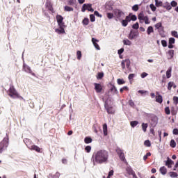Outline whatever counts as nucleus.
<instances>
[{
	"label": "nucleus",
	"mask_w": 178,
	"mask_h": 178,
	"mask_svg": "<svg viewBox=\"0 0 178 178\" xmlns=\"http://www.w3.org/2000/svg\"><path fill=\"white\" fill-rule=\"evenodd\" d=\"M92 159H93V165H102L104 163H108L109 159V152L105 149L97 151L94 154Z\"/></svg>",
	"instance_id": "f257e3e1"
},
{
	"label": "nucleus",
	"mask_w": 178,
	"mask_h": 178,
	"mask_svg": "<svg viewBox=\"0 0 178 178\" xmlns=\"http://www.w3.org/2000/svg\"><path fill=\"white\" fill-rule=\"evenodd\" d=\"M103 101L104 102V108L107 111V113L111 115L115 113V111L112 106H109V94L106 93L103 97Z\"/></svg>",
	"instance_id": "f03ea898"
},
{
	"label": "nucleus",
	"mask_w": 178,
	"mask_h": 178,
	"mask_svg": "<svg viewBox=\"0 0 178 178\" xmlns=\"http://www.w3.org/2000/svg\"><path fill=\"white\" fill-rule=\"evenodd\" d=\"M9 145V136L6 135V137H5L3 140L0 143V154H2L3 151H6V149L8 148Z\"/></svg>",
	"instance_id": "7ed1b4c3"
},
{
	"label": "nucleus",
	"mask_w": 178,
	"mask_h": 178,
	"mask_svg": "<svg viewBox=\"0 0 178 178\" xmlns=\"http://www.w3.org/2000/svg\"><path fill=\"white\" fill-rule=\"evenodd\" d=\"M25 144L26 145V146L28 147V148L29 149H31V151H36V152H41V148H40L38 146L35 145H29L27 144V143H30V140L29 139H25L24 140Z\"/></svg>",
	"instance_id": "20e7f679"
},
{
	"label": "nucleus",
	"mask_w": 178,
	"mask_h": 178,
	"mask_svg": "<svg viewBox=\"0 0 178 178\" xmlns=\"http://www.w3.org/2000/svg\"><path fill=\"white\" fill-rule=\"evenodd\" d=\"M25 144L26 145V146L28 147V148L29 149H31V151H36V152H41V148H40L38 146L35 145H29L27 144V143H30V140L29 139H25L24 140Z\"/></svg>",
	"instance_id": "39448f33"
},
{
	"label": "nucleus",
	"mask_w": 178,
	"mask_h": 178,
	"mask_svg": "<svg viewBox=\"0 0 178 178\" xmlns=\"http://www.w3.org/2000/svg\"><path fill=\"white\" fill-rule=\"evenodd\" d=\"M114 16L116 20H122L124 17V13L122 10L117 9L114 10Z\"/></svg>",
	"instance_id": "423d86ee"
},
{
	"label": "nucleus",
	"mask_w": 178,
	"mask_h": 178,
	"mask_svg": "<svg viewBox=\"0 0 178 178\" xmlns=\"http://www.w3.org/2000/svg\"><path fill=\"white\" fill-rule=\"evenodd\" d=\"M86 10L88 12H94V8H92V4L91 3H84L81 8V12L84 13Z\"/></svg>",
	"instance_id": "0eeeda50"
},
{
	"label": "nucleus",
	"mask_w": 178,
	"mask_h": 178,
	"mask_svg": "<svg viewBox=\"0 0 178 178\" xmlns=\"http://www.w3.org/2000/svg\"><path fill=\"white\" fill-rule=\"evenodd\" d=\"M8 95L11 98H19V93L16 91V89L13 86H11L9 89Z\"/></svg>",
	"instance_id": "6e6552de"
},
{
	"label": "nucleus",
	"mask_w": 178,
	"mask_h": 178,
	"mask_svg": "<svg viewBox=\"0 0 178 178\" xmlns=\"http://www.w3.org/2000/svg\"><path fill=\"white\" fill-rule=\"evenodd\" d=\"M56 20L59 27H65V22H63V17H62V15H58L56 16Z\"/></svg>",
	"instance_id": "1a4fd4ad"
},
{
	"label": "nucleus",
	"mask_w": 178,
	"mask_h": 178,
	"mask_svg": "<svg viewBox=\"0 0 178 178\" xmlns=\"http://www.w3.org/2000/svg\"><path fill=\"white\" fill-rule=\"evenodd\" d=\"M138 35V32H136L133 30H131L128 38H129V40H134V38H136Z\"/></svg>",
	"instance_id": "9d476101"
},
{
	"label": "nucleus",
	"mask_w": 178,
	"mask_h": 178,
	"mask_svg": "<svg viewBox=\"0 0 178 178\" xmlns=\"http://www.w3.org/2000/svg\"><path fill=\"white\" fill-rule=\"evenodd\" d=\"M55 33L57 34H65V26H59V28L56 29Z\"/></svg>",
	"instance_id": "9b49d317"
},
{
	"label": "nucleus",
	"mask_w": 178,
	"mask_h": 178,
	"mask_svg": "<svg viewBox=\"0 0 178 178\" xmlns=\"http://www.w3.org/2000/svg\"><path fill=\"white\" fill-rule=\"evenodd\" d=\"M94 86L96 92H101V91H102V86L101 84L94 83Z\"/></svg>",
	"instance_id": "f8f14e48"
},
{
	"label": "nucleus",
	"mask_w": 178,
	"mask_h": 178,
	"mask_svg": "<svg viewBox=\"0 0 178 178\" xmlns=\"http://www.w3.org/2000/svg\"><path fill=\"white\" fill-rule=\"evenodd\" d=\"M174 56H175V50H169L167 52V58L168 60L173 59Z\"/></svg>",
	"instance_id": "ddd939ff"
},
{
	"label": "nucleus",
	"mask_w": 178,
	"mask_h": 178,
	"mask_svg": "<svg viewBox=\"0 0 178 178\" xmlns=\"http://www.w3.org/2000/svg\"><path fill=\"white\" fill-rule=\"evenodd\" d=\"M24 70L26 73H30L31 74H32V76H35V74L33 73V71H31V68H30V67L28 65H24Z\"/></svg>",
	"instance_id": "4468645a"
},
{
	"label": "nucleus",
	"mask_w": 178,
	"mask_h": 178,
	"mask_svg": "<svg viewBox=\"0 0 178 178\" xmlns=\"http://www.w3.org/2000/svg\"><path fill=\"white\" fill-rule=\"evenodd\" d=\"M92 42L94 45L95 48H96L97 49V51H99V49H101V47H99V45L98 44V43H97V42H98V40L92 38Z\"/></svg>",
	"instance_id": "2eb2a0df"
},
{
	"label": "nucleus",
	"mask_w": 178,
	"mask_h": 178,
	"mask_svg": "<svg viewBox=\"0 0 178 178\" xmlns=\"http://www.w3.org/2000/svg\"><path fill=\"white\" fill-rule=\"evenodd\" d=\"M174 162L169 157L167 158V161H165V166H168L170 169L172 168V165H173Z\"/></svg>",
	"instance_id": "dca6fc26"
},
{
	"label": "nucleus",
	"mask_w": 178,
	"mask_h": 178,
	"mask_svg": "<svg viewBox=\"0 0 178 178\" xmlns=\"http://www.w3.org/2000/svg\"><path fill=\"white\" fill-rule=\"evenodd\" d=\"M46 7L50 12L54 13V8H52V3L49 1H47L46 2Z\"/></svg>",
	"instance_id": "f3484780"
},
{
	"label": "nucleus",
	"mask_w": 178,
	"mask_h": 178,
	"mask_svg": "<svg viewBox=\"0 0 178 178\" xmlns=\"http://www.w3.org/2000/svg\"><path fill=\"white\" fill-rule=\"evenodd\" d=\"M138 19L140 21V23H143L144 22V19H145V16L144 15V13L141 12L138 15Z\"/></svg>",
	"instance_id": "a211bd4d"
},
{
	"label": "nucleus",
	"mask_w": 178,
	"mask_h": 178,
	"mask_svg": "<svg viewBox=\"0 0 178 178\" xmlns=\"http://www.w3.org/2000/svg\"><path fill=\"white\" fill-rule=\"evenodd\" d=\"M157 96L156 97V102L159 104H162L163 102V99H162V95H159V93L156 92Z\"/></svg>",
	"instance_id": "6ab92c4d"
},
{
	"label": "nucleus",
	"mask_w": 178,
	"mask_h": 178,
	"mask_svg": "<svg viewBox=\"0 0 178 178\" xmlns=\"http://www.w3.org/2000/svg\"><path fill=\"white\" fill-rule=\"evenodd\" d=\"M156 124H158V118L156 117H154L152 119L151 125L152 126V127H155Z\"/></svg>",
	"instance_id": "aec40b11"
},
{
	"label": "nucleus",
	"mask_w": 178,
	"mask_h": 178,
	"mask_svg": "<svg viewBox=\"0 0 178 178\" xmlns=\"http://www.w3.org/2000/svg\"><path fill=\"white\" fill-rule=\"evenodd\" d=\"M160 172L161 173V175L165 176V175H166V173H168V170L166 169V168L165 166L161 167Z\"/></svg>",
	"instance_id": "412c9836"
},
{
	"label": "nucleus",
	"mask_w": 178,
	"mask_h": 178,
	"mask_svg": "<svg viewBox=\"0 0 178 178\" xmlns=\"http://www.w3.org/2000/svg\"><path fill=\"white\" fill-rule=\"evenodd\" d=\"M126 172L128 173V175L131 176L135 173L134 171H133V169H131L130 167H127Z\"/></svg>",
	"instance_id": "4be33fe9"
},
{
	"label": "nucleus",
	"mask_w": 178,
	"mask_h": 178,
	"mask_svg": "<svg viewBox=\"0 0 178 178\" xmlns=\"http://www.w3.org/2000/svg\"><path fill=\"white\" fill-rule=\"evenodd\" d=\"M103 133L104 136H108V125L106 124L103 125Z\"/></svg>",
	"instance_id": "5701e85b"
},
{
	"label": "nucleus",
	"mask_w": 178,
	"mask_h": 178,
	"mask_svg": "<svg viewBox=\"0 0 178 178\" xmlns=\"http://www.w3.org/2000/svg\"><path fill=\"white\" fill-rule=\"evenodd\" d=\"M166 77H167V79H170V77H172V67H170L166 71Z\"/></svg>",
	"instance_id": "b1692460"
},
{
	"label": "nucleus",
	"mask_w": 178,
	"mask_h": 178,
	"mask_svg": "<svg viewBox=\"0 0 178 178\" xmlns=\"http://www.w3.org/2000/svg\"><path fill=\"white\" fill-rule=\"evenodd\" d=\"M148 128V124L147 123H142V130L145 133L147 131V129Z\"/></svg>",
	"instance_id": "393cba45"
},
{
	"label": "nucleus",
	"mask_w": 178,
	"mask_h": 178,
	"mask_svg": "<svg viewBox=\"0 0 178 178\" xmlns=\"http://www.w3.org/2000/svg\"><path fill=\"white\" fill-rule=\"evenodd\" d=\"M163 8L167 9V10H170L172 9V6L168 2H166L163 6Z\"/></svg>",
	"instance_id": "a878e982"
},
{
	"label": "nucleus",
	"mask_w": 178,
	"mask_h": 178,
	"mask_svg": "<svg viewBox=\"0 0 178 178\" xmlns=\"http://www.w3.org/2000/svg\"><path fill=\"white\" fill-rule=\"evenodd\" d=\"M147 33L148 35H151V33H154V28L152 26H149L147 29Z\"/></svg>",
	"instance_id": "bb28decb"
},
{
	"label": "nucleus",
	"mask_w": 178,
	"mask_h": 178,
	"mask_svg": "<svg viewBox=\"0 0 178 178\" xmlns=\"http://www.w3.org/2000/svg\"><path fill=\"white\" fill-rule=\"evenodd\" d=\"M88 23H90V19L88 18H84L82 21L83 26H88Z\"/></svg>",
	"instance_id": "cd10ccee"
},
{
	"label": "nucleus",
	"mask_w": 178,
	"mask_h": 178,
	"mask_svg": "<svg viewBox=\"0 0 178 178\" xmlns=\"http://www.w3.org/2000/svg\"><path fill=\"white\" fill-rule=\"evenodd\" d=\"M110 90L111 92H113V94H118L119 92L116 87H115L114 86H113Z\"/></svg>",
	"instance_id": "c85d7f7f"
},
{
	"label": "nucleus",
	"mask_w": 178,
	"mask_h": 178,
	"mask_svg": "<svg viewBox=\"0 0 178 178\" xmlns=\"http://www.w3.org/2000/svg\"><path fill=\"white\" fill-rule=\"evenodd\" d=\"M84 141L86 144H90V143H92V139L90 137H86Z\"/></svg>",
	"instance_id": "c756f323"
},
{
	"label": "nucleus",
	"mask_w": 178,
	"mask_h": 178,
	"mask_svg": "<svg viewBox=\"0 0 178 178\" xmlns=\"http://www.w3.org/2000/svg\"><path fill=\"white\" fill-rule=\"evenodd\" d=\"M65 12H73L74 9L72 7H70L68 6H65L64 8Z\"/></svg>",
	"instance_id": "7c9ffc66"
},
{
	"label": "nucleus",
	"mask_w": 178,
	"mask_h": 178,
	"mask_svg": "<svg viewBox=\"0 0 178 178\" xmlns=\"http://www.w3.org/2000/svg\"><path fill=\"white\" fill-rule=\"evenodd\" d=\"M60 176V173L59 172H56L54 175H52V174L49 175V177L51 178H59Z\"/></svg>",
	"instance_id": "2f4dec72"
},
{
	"label": "nucleus",
	"mask_w": 178,
	"mask_h": 178,
	"mask_svg": "<svg viewBox=\"0 0 178 178\" xmlns=\"http://www.w3.org/2000/svg\"><path fill=\"white\" fill-rule=\"evenodd\" d=\"M122 42H123L124 45H129V46L131 45V41H130V40H129L127 39V40H124L122 41Z\"/></svg>",
	"instance_id": "473e14b6"
},
{
	"label": "nucleus",
	"mask_w": 178,
	"mask_h": 178,
	"mask_svg": "<svg viewBox=\"0 0 178 178\" xmlns=\"http://www.w3.org/2000/svg\"><path fill=\"white\" fill-rule=\"evenodd\" d=\"M170 145L172 148H176V141L175 140H171Z\"/></svg>",
	"instance_id": "72a5a7b5"
},
{
	"label": "nucleus",
	"mask_w": 178,
	"mask_h": 178,
	"mask_svg": "<svg viewBox=\"0 0 178 178\" xmlns=\"http://www.w3.org/2000/svg\"><path fill=\"white\" fill-rule=\"evenodd\" d=\"M170 177L172 178H176L177 177L178 175L177 172H170Z\"/></svg>",
	"instance_id": "f704fd0d"
},
{
	"label": "nucleus",
	"mask_w": 178,
	"mask_h": 178,
	"mask_svg": "<svg viewBox=\"0 0 178 178\" xmlns=\"http://www.w3.org/2000/svg\"><path fill=\"white\" fill-rule=\"evenodd\" d=\"M156 6L157 8H159L160 6H162V1L159 0H155Z\"/></svg>",
	"instance_id": "c9c22d12"
},
{
	"label": "nucleus",
	"mask_w": 178,
	"mask_h": 178,
	"mask_svg": "<svg viewBox=\"0 0 178 178\" xmlns=\"http://www.w3.org/2000/svg\"><path fill=\"white\" fill-rule=\"evenodd\" d=\"M121 24L123 27H127V24H129V22L126 19H122L121 21Z\"/></svg>",
	"instance_id": "e433bc0d"
},
{
	"label": "nucleus",
	"mask_w": 178,
	"mask_h": 178,
	"mask_svg": "<svg viewBox=\"0 0 178 178\" xmlns=\"http://www.w3.org/2000/svg\"><path fill=\"white\" fill-rule=\"evenodd\" d=\"M125 20H127V22L128 23H130V22H131V13H129V15L125 17Z\"/></svg>",
	"instance_id": "4c0bfd02"
},
{
	"label": "nucleus",
	"mask_w": 178,
	"mask_h": 178,
	"mask_svg": "<svg viewBox=\"0 0 178 178\" xmlns=\"http://www.w3.org/2000/svg\"><path fill=\"white\" fill-rule=\"evenodd\" d=\"M130 124H131V127H136V126H137V124H138V121H131L130 122Z\"/></svg>",
	"instance_id": "58836bf2"
},
{
	"label": "nucleus",
	"mask_w": 178,
	"mask_h": 178,
	"mask_svg": "<svg viewBox=\"0 0 178 178\" xmlns=\"http://www.w3.org/2000/svg\"><path fill=\"white\" fill-rule=\"evenodd\" d=\"M81 56H82L81 51H76V57H77V59L79 60H80V59H81Z\"/></svg>",
	"instance_id": "ea45409f"
},
{
	"label": "nucleus",
	"mask_w": 178,
	"mask_h": 178,
	"mask_svg": "<svg viewBox=\"0 0 178 178\" xmlns=\"http://www.w3.org/2000/svg\"><path fill=\"white\" fill-rule=\"evenodd\" d=\"M117 83L119 86H122V84H124L125 81L123 79H118Z\"/></svg>",
	"instance_id": "a19ab883"
},
{
	"label": "nucleus",
	"mask_w": 178,
	"mask_h": 178,
	"mask_svg": "<svg viewBox=\"0 0 178 178\" xmlns=\"http://www.w3.org/2000/svg\"><path fill=\"white\" fill-rule=\"evenodd\" d=\"M171 34H172V37H175V38H178V33H177V31H172L171 32Z\"/></svg>",
	"instance_id": "79ce46f5"
},
{
	"label": "nucleus",
	"mask_w": 178,
	"mask_h": 178,
	"mask_svg": "<svg viewBox=\"0 0 178 178\" xmlns=\"http://www.w3.org/2000/svg\"><path fill=\"white\" fill-rule=\"evenodd\" d=\"M176 40L174 38H170L168 40V44H175Z\"/></svg>",
	"instance_id": "37998d69"
},
{
	"label": "nucleus",
	"mask_w": 178,
	"mask_h": 178,
	"mask_svg": "<svg viewBox=\"0 0 178 178\" xmlns=\"http://www.w3.org/2000/svg\"><path fill=\"white\" fill-rule=\"evenodd\" d=\"M90 22H92V23H94V22H95V15L94 14H91L90 15Z\"/></svg>",
	"instance_id": "c03bdc74"
},
{
	"label": "nucleus",
	"mask_w": 178,
	"mask_h": 178,
	"mask_svg": "<svg viewBox=\"0 0 178 178\" xmlns=\"http://www.w3.org/2000/svg\"><path fill=\"white\" fill-rule=\"evenodd\" d=\"M148 156H151V152H147V153L143 156V161H147V159H148Z\"/></svg>",
	"instance_id": "a18cd8bd"
},
{
	"label": "nucleus",
	"mask_w": 178,
	"mask_h": 178,
	"mask_svg": "<svg viewBox=\"0 0 178 178\" xmlns=\"http://www.w3.org/2000/svg\"><path fill=\"white\" fill-rule=\"evenodd\" d=\"M173 86H175V83H173V82H169L168 83V90H172V87Z\"/></svg>",
	"instance_id": "49530a36"
},
{
	"label": "nucleus",
	"mask_w": 178,
	"mask_h": 178,
	"mask_svg": "<svg viewBox=\"0 0 178 178\" xmlns=\"http://www.w3.org/2000/svg\"><path fill=\"white\" fill-rule=\"evenodd\" d=\"M150 9L152 10V12H155V10H156V7L155 6V5L154 4H150Z\"/></svg>",
	"instance_id": "de8ad7c7"
},
{
	"label": "nucleus",
	"mask_w": 178,
	"mask_h": 178,
	"mask_svg": "<svg viewBox=\"0 0 178 178\" xmlns=\"http://www.w3.org/2000/svg\"><path fill=\"white\" fill-rule=\"evenodd\" d=\"M138 27H140L138 22H136L132 26V28L134 29V30H138Z\"/></svg>",
	"instance_id": "09e8293b"
},
{
	"label": "nucleus",
	"mask_w": 178,
	"mask_h": 178,
	"mask_svg": "<svg viewBox=\"0 0 178 178\" xmlns=\"http://www.w3.org/2000/svg\"><path fill=\"white\" fill-rule=\"evenodd\" d=\"M120 156V159H121V161H124V159H126V158L124 157V153H121L120 154H118Z\"/></svg>",
	"instance_id": "8fccbe9b"
},
{
	"label": "nucleus",
	"mask_w": 178,
	"mask_h": 178,
	"mask_svg": "<svg viewBox=\"0 0 178 178\" xmlns=\"http://www.w3.org/2000/svg\"><path fill=\"white\" fill-rule=\"evenodd\" d=\"M125 65H126L127 69H129V67H130V60L126 59L125 60Z\"/></svg>",
	"instance_id": "3c124183"
},
{
	"label": "nucleus",
	"mask_w": 178,
	"mask_h": 178,
	"mask_svg": "<svg viewBox=\"0 0 178 178\" xmlns=\"http://www.w3.org/2000/svg\"><path fill=\"white\" fill-rule=\"evenodd\" d=\"M131 20H132V22H136V20H137V16L135 15H131Z\"/></svg>",
	"instance_id": "603ef678"
},
{
	"label": "nucleus",
	"mask_w": 178,
	"mask_h": 178,
	"mask_svg": "<svg viewBox=\"0 0 178 178\" xmlns=\"http://www.w3.org/2000/svg\"><path fill=\"white\" fill-rule=\"evenodd\" d=\"M161 45H163L164 47H168V42H166L165 40H161Z\"/></svg>",
	"instance_id": "864d4df0"
},
{
	"label": "nucleus",
	"mask_w": 178,
	"mask_h": 178,
	"mask_svg": "<svg viewBox=\"0 0 178 178\" xmlns=\"http://www.w3.org/2000/svg\"><path fill=\"white\" fill-rule=\"evenodd\" d=\"M144 144L146 147H151V142L148 140H145Z\"/></svg>",
	"instance_id": "5fc2aeb1"
},
{
	"label": "nucleus",
	"mask_w": 178,
	"mask_h": 178,
	"mask_svg": "<svg viewBox=\"0 0 178 178\" xmlns=\"http://www.w3.org/2000/svg\"><path fill=\"white\" fill-rule=\"evenodd\" d=\"M170 6L171 7L172 6V8H176V6H177V2L172 1H171Z\"/></svg>",
	"instance_id": "6e6d98bb"
},
{
	"label": "nucleus",
	"mask_w": 178,
	"mask_h": 178,
	"mask_svg": "<svg viewBox=\"0 0 178 178\" xmlns=\"http://www.w3.org/2000/svg\"><path fill=\"white\" fill-rule=\"evenodd\" d=\"M143 22H145V24H149V19H148V17L147 16H145Z\"/></svg>",
	"instance_id": "4d7b16f0"
},
{
	"label": "nucleus",
	"mask_w": 178,
	"mask_h": 178,
	"mask_svg": "<svg viewBox=\"0 0 178 178\" xmlns=\"http://www.w3.org/2000/svg\"><path fill=\"white\" fill-rule=\"evenodd\" d=\"M165 112L166 115H170V109L169 108V107L165 108Z\"/></svg>",
	"instance_id": "13d9d810"
},
{
	"label": "nucleus",
	"mask_w": 178,
	"mask_h": 178,
	"mask_svg": "<svg viewBox=\"0 0 178 178\" xmlns=\"http://www.w3.org/2000/svg\"><path fill=\"white\" fill-rule=\"evenodd\" d=\"M132 10L134 12H137L138 10V5L136 4L132 7Z\"/></svg>",
	"instance_id": "bf43d9fd"
},
{
	"label": "nucleus",
	"mask_w": 178,
	"mask_h": 178,
	"mask_svg": "<svg viewBox=\"0 0 178 178\" xmlns=\"http://www.w3.org/2000/svg\"><path fill=\"white\" fill-rule=\"evenodd\" d=\"M161 27H162V23L159 22V23L155 24V28L156 29H161Z\"/></svg>",
	"instance_id": "052dcab7"
},
{
	"label": "nucleus",
	"mask_w": 178,
	"mask_h": 178,
	"mask_svg": "<svg viewBox=\"0 0 178 178\" xmlns=\"http://www.w3.org/2000/svg\"><path fill=\"white\" fill-rule=\"evenodd\" d=\"M173 101H174V104H175V105H177V104H178V97L175 96V97H173Z\"/></svg>",
	"instance_id": "680f3d73"
},
{
	"label": "nucleus",
	"mask_w": 178,
	"mask_h": 178,
	"mask_svg": "<svg viewBox=\"0 0 178 178\" xmlns=\"http://www.w3.org/2000/svg\"><path fill=\"white\" fill-rule=\"evenodd\" d=\"M107 17H108V19H113V14L111 13H108Z\"/></svg>",
	"instance_id": "e2e57ef3"
},
{
	"label": "nucleus",
	"mask_w": 178,
	"mask_h": 178,
	"mask_svg": "<svg viewBox=\"0 0 178 178\" xmlns=\"http://www.w3.org/2000/svg\"><path fill=\"white\" fill-rule=\"evenodd\" d=\"M85 151H86V152H91V146H86Z\"/></svg>",
	"instance_id": "0e129e2a"
},
{
	"label": "nucleus",
	"mask_w": 178,
	"mask_h": 178,
	"mask_svg": "<svg viewBox=\"0 0 178 178\" xmlns=\"http://www.w3.org/2000/svg\"><path fill=\"white\" fill-rule=\"evenodd\" d=\"M102 77H104V73H102V72H99V73H98V75H97V79H102Z\"/></svg>",
	"instance_id": "69168bd1"
},
{
	"label": "nucleus",
	"mask_w": 178,
	"mask_h": 178,
	"mask_svg": "<svg viewBox=\"0 0 178 178\" xmlns=\"http://www.w3.org/2000/svg\"><path fill=\"white\" fill-rule=\"evenodd\" d=\"M111 176H113V170H110L108 172L107 178H111Z\"/></svg>",
	"instance_id": "338daca9"
},
{
	"label": "nucleus",
	"mask_w": 178,
	"mask_h": 178,
	"mask_svg": "<svg viewBox=\"0 0 178 178\" xmlns=\"http://www.w3.org/2000/svg\"><path fill=\"white\" fill-rule=\"evenodd\" d=\"M173 134L175 136H178V129H174L172 131Z\"/></svg>",
	"instance_id": "774afa93"
}]
</instances>
